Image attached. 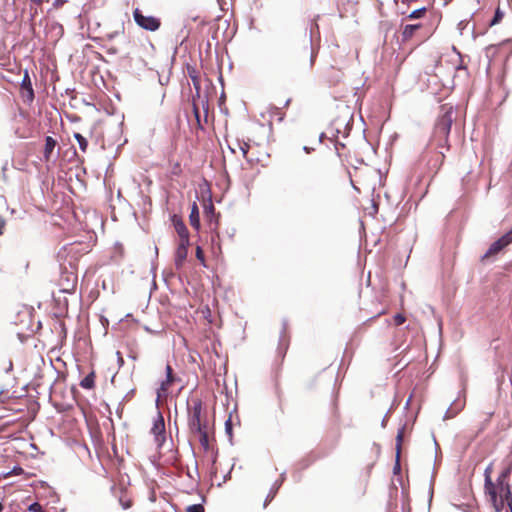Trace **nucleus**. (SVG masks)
I'll return each instance as SVG.
<instances>
[{"label":"nucleus","instance_id":"nucleus-1","mask_svg":"<svg viewBox=\"0 0 512 512\" xmlns=\"http://www.w3.org/2000/svg\"><path fill=\"white\" fill-rule=\"evenodd\" d=\"M511 474V467L505 468L497 477L492 486L485 487V493L490 497V501L496 512H502L505 504L512 512V494L508 479Z\"/></svg>","mask_w":512,"mask_h":512},{"label":"nucleus","instance_id":"nucleus-2","mask_svg":"<svg viewBox=\"0 0 512 512\" xmlns=\"http://www.w3.org/2000/svg\"><path fill=\"white\" fill-rule=\"evenodd\" d=\"M453 108L443 106L442 114L438 117L434 128L433 139L436 142L437 147H446L449 149L448 136L453 123Z\"/></svg>","mask_w":512,"mask_h":512},{"label":"nucleus","instance_id":"nucleus-3","mask_svg":"<svg viewBox=\"0 0 512 512\" xmlns=\"http://www.w3.org/2000/svg\"><path fill=\"white\" fill-rule=\"evenodd\" d=\"M188 427L191 432L201 431L208 427L207 422L202 419V402L200 399H194L188 405Z\"/></svg>","mask_w":512,"mask_h":512},{"label":"nucleus","instance_id":"nucleus-4","mask_svg":"<svg viewBox=\"0 0 512 512\" xmlns=\"http://www.w3.org/2000/svg\"><path fill=\"white\" fill-rule=\"evenodd\" d=\"M190 77H191V80H192L193 85L196 90V96H193V112H194V115H195L198 125L201 127L200 106L204 110L205 119H206L207 114H208V100L205 96L202 97L200 94V82H199V79L197 78V76L190 74Z\"/></svg>","mask_w":512,"mask_h":512},{"label":"nucleus","instance_id":"nucleus-5","mask_svg":"<svg viewBox=\"0 0 512 512\" xmlns=\"http://www.w3.org/2000/svg\"><path fill=\"white\" fill-rule=\"evenodd\" d=\"M133 18L138 26L148 31H156L161 25L160 19L154 16H145L139 8L133 11Z\"/></svg>","mask_w":512,"mask_h":512},{"label":"nucleus","instance_id":"nucleus-6","mask_svg":"<svg viewBox=\"0 0 512 512\" xmlns=\"http://www.w3.org/2000/svg\"><path fill=\"white\" fill-rule=\"evenodd\" d=\"M510 243H512V231L506 233L501 238L493 242L487 252L484 254V258H487L492 255H496L499 253L502 249H504L506 246H508Z\"/></svg>","mask_w":512,"mask_h":512},{"label":"nucleus","instance_id":"nucleus-7","mask_svg":"<svg viewBox=\"0 0 512 512\" xmlns=\"http://www.w3.org/2000/svg\"><path fill=\"white\" fill-rule=\"evenodd\" d=\"M189 241H179L178 247L175 252V266L177 268L182 267L188 254Z\"/></svg>","mask_w":512,"mask_h":512},{"label":"nucleus","instance_id":"nucleus-8","mask_svg":"<svg viewBox=\"0 0 512 512\" xmlns=\"http://www.w3.org/2000/svg\"><path fill=\"white\" fill-rule=\"evenodd\" d=\"M176 380L177 378L175 376H166L157 389V401L168 396L169 389Z\"/></svg>","mask_w":512,"mask_h":512},{"label":"nucleus","instance_id":"nucleus-9","mask_svg":"<svg viewBox=\"0 0 512 512\" xmlns=\"http://www.w3.org/2000/svg\"><path fill=\"white\" fill-rule=\"evenodd\" d=\"M165 431V424L163 417L159 414L157 419L154 421L151 432L155 435L156 440L159 441L160 437L164 438L163 433Z\"/></svg>","mask_w":512,"mask_h":512},{"label":"nucleus","instance_id":"nucleus-10","mask_svg":"<svg viewBox=\"0 0 512 512\" xmlns=\"http://www.w3.org/2000/svg\"><path fill=\"white\" fill-rule=\"evenodd\" d=\"M174 227H175L177 234L179 235L180 241H184V242L189 241V232H188L186 225L183 223V221L175 220Z\"/></svg>","mask_w":512,"mask_h":512},{"label":"nucleus","instance_id":"nucleus-11","mask_svg":"<svg viewBox=\"0 0 512 512\" xmlns=\"http://www.w3.org/2000/svg\"><path fill=\"white\" fill-rule=\"evenodd\" d=\"M57 142L51 136H47L45 138V147H44V158L46 161L50 159V156L56 146Z\"/></svg>","mask_w":512,"mask_h":512},{"label":"nucleus","instance_id":"nucleus-12","mask_svg":"<svg viewBox=\"0 0 512 512\" xmlns=\"http://www.w3.org/2000/svg\"><path fill=\"white\" fill-rule=\"evenodd\" d=\"M194 434L199 436V442L201 446L207 450L209 448V437H208V427L203 428L201 431H195Z\"/></svg>","mask_w":512,"mask_h":512},{"label":"nucleus","instance_id":"nucleus-13","mask_svg":"<svg viewBox=\"0 0 512 512\" xmlns=\"http://www.w3.org/2000/svg\"><path fill=\"white\" fill-rule=\"evenodd\" d=\"M189 218H190V224L194 228L198 229L199 226H200V221H199V210H198V207H197L196 203H194L192 205L191 213H190Z\"/></svg>","mask_w":512,"mask_h":512},{"label":"nucleus","instance_id":"nucleus-14","mask_svg":"<svg viewBox=\"0 0 512 512\" xmlns=\"http://www.w3.org/2000/svg\"><path fill=\"white\" fill-rule=\"evenodd\" d=\"M421 27L420 24H408L404 27L403 29V32H402V37H403V40H408L410 39L416 30H418L419 28Z\"/></svg>","mask_w":512,"mask_h":512},{"label":"nucleus","instance_id":"nucleus-15","mask_svg":"<svg viewBox=\"0 0 512 512\" xmlns=\"http://www.w3.org/2000/svg\"><path fill=\"white\" fill-rule=\"evenodd\" d=\"M95 385L94 382V373L88 374L85 378H83L80 382V386L84 389H92Z\"/></svg>","mask_w":512,"mask_h":512},{"label":"nucleus","instance_id":"nucleus-16","mask_svg":"<svg viewBox=\"0 0 512 512\" xmlns=\"http://www.w3.org/2000/svg\"><path fill=\"white\" fill-rule=\"evenodd\" d=\"M464 406V402H457L455 403V406H451L448 408L446 412V418H452L454 417Z\"/></svg>","mask_w":512,"mask_h":512},{"label":"nucleus","instance_id":"nucleus-17","mask_svg":"<svg viewBox=\"0 0 512 512\" xmlns=\"http://www.w3.org/2000/svg\"><path fill=\"white\" fill-rule=\"evenodd\" d=\"M74 138L77 140L79 147L82 152H86L88 147V142L84 136H82L80 133H75Z\"/></svg>","mask_w":512,"mask_h":512},{"label":"nucleus","instance_id":"nucleus-18","mask_svg":"<svg viewBox=\"0 0 512 512\" xmlns=\"http://www.w3.org/2000/svg\"><path fill=\"white\" fill-rule=\"evenodd\" d=\"M425 14H426V8L422 7V8L416 9L413 12H411L407 16V19H411V20L412 19H419V18H422Z\"/></svg>","mask_w":512,"mask_h":512},{"label":"nucleus","instance_id":"nucleus-19","mask_svg":"<svg viewBox=\"0 0 512 512\" xmlns=\"http://www.w3.org/2000/svg\"><path fill=\"white\" fill-rule=\"evenodd\" d=\"M404 437V427L400 428L397 432L396 436V450H397V458L400 455L401 443Z\"/></svg>","mask_w":512,"mask_h":512},{"label":"nucleus","instance_id":"nucleus-20","mask_svg":"<svg viewBox=\"0 0 512 512\" xmlns=\"http://www.w3.org/2000/svg\"><path fill=\"white\" fill-rule=\"evenodd\" d=\"M491 471H492V468L491 466H488L485 471H484V477H485V484H484V487L486 486H492V479H491Z\"/></svg>","mask_w":512,"mask_h":512},{"label":"nucleus","instance_id":"nucleus-21","mask_svg":"<svg viewBox=\"0 0 512 512\" xmlns=\"http://www.w3.org/2000/svg\"><path fill=\"white\" fill-rule=\"evenodd\" d=\"M28 511L30 512H44L42 506L38 502L29 505Z\"/></svg>","mask_w":512,"mask_h":512},{"label":"nucleus","instance_id":"nucleus-22","mask_svg":"<svg viewBox=\"0 0 512 512\" xmlns=\"http://www.w3.org/2000/svg\"><path fill=\"white\" fill-rule=\"evenodd\" d=\"M187 512H204V507L201 504H194L187 507Z\"/></svg>","mask_w":512,"mask_h":512},{"label":"nucleus","instance_id":"nucleus-23","mask_svg":"<svg viewBox=\"0 0 512 512\" xmlns=\"http://www.w3.org/2000/svg\"><path fill=\"white\" fill-rule=\"evenodd\" d=\"M280 485H281V483H279V484L275 483V484H274L275 490H274V491H271V492L269 493V495H268V497H267V499H266V501H265V503H264V507H266V506H267V504H268V502H269V501H271V500L274 498L275 493H276V491H277V489L279 488V486H280Z\"/></svg>","mask_w":512,"mask_h":512},{"label":"nucleus","instance_id":"nucleus-24","mask_svg":"<svg viewBox=\"0 0 512 512\" xmlns=\"http://www.w3.org/2000/svg\"><path fill=\"white\" fill-rule=\"evenodd\" d=\"M239 148H240V150H241V152L243 154V157L247 158V154H248V151H249V148H250L249 144L246 143V142H244L242 144L239 143Z\"/></svg>","mask_w":512,"mask_h":512},{"label":"nucleus","instance_id":"nucleus-25","mask_svg":"<svg viewBox=\"0 0 512 512\" xmlns=\"http://www.w3.org/2000/svg\"><path fill=\"white\" fill-rule=\"evenodd\" d=\"M502 17H503V13L498 9L495 13L493 20L491 21V25L497 24L501 20Z\"/></svg>","mask_w":512,"mask_h":512},{"label":"nucleus","instance_id":"nucleus-26","mask_svg":"<svg viewBox=\"0 0 512 512\" xmlns=\"http://www.w3.org/2000/svg\"><path fill=\"white\" fill-rule=\"evenodd\" d=\"M394 322L397 326L402 325L405 322V317L402 314H396L394 316Z\"/></svg>","mask_w":512,"mask_h":512},{"label":"nucleus","instance_id":"nucleus-27","mask_svg":"<svg viewBox=\"0 0 512 512\" xmlns=\"http://www.w3.org/2000/svg\"><path fill=\"white\" fill-rule=\"evenodd\" d=\"M196 257L200 260V261H204V255H203V251L201 249V247H197L196 248Z\"/></svg>","mask_w":512,"mask_h":512},{"label":"nucleus","instance_id":"nucleus-28","mask_svg":"<svg viewBox=\"0 0 512 512\" xmlns=\"http://www.w3.org/2000/svg\"><path fill=\"white\" fill-rule=\"evenodd\" d=\"M165 371H166V376H168V377L169 376H175L173 374V369H172V367L169 364L166 365Z\"/></svg>","mask_w":512,"mask_h":512},{"label":"nucleus","instance_id":"nucleus-29","mask_svg":"<svg viewBox=\"0 0 512 512\" xmlns=\"http://www.w3.org/2000/svg\"><path fill=\"white\" fill-rule=\"evenodd\" d=\"M120 502H121V505H122V507L124 509H127V508H129L131 506L130 501H122V500H120Z\"/></svg>","mask_w":512,"mask_h":512},{"label":"nucleus","instance_id":"nucleus-30","mask_svg":"<svg viewBox=\"0 0 512 512\" xmlns=\"http://www.w3.org/2000/svg\"><path fill=\"white\" fill-rule=\"evenodd\" d=\"M117 357H118V362H119L120 366H122L124 364V360H123V357L121 356L120 352H117Z\"/></svg>","mask_w":512,"mask_h":512},{"label":"nucleus","instance_id":"nucleus-31","mask_svg":"<svg viewBox=\"0 0 512 512\" xmlns=\"http://www.w3.org/2000/svg\"><path fill=\"white\" fill-rule=\"evenodd\" d=\"M225 426H226V431H227L228 433H231V423H230V419L226 421Z\"/></svg>","mask_w":512,"mask_h":512},{"label":"nucleus","instance_id":"nucleus-32","mask_svg":"<svg viewBox=\"0 0 512 512\" xmlns=\"http://www.w3.org/2000/svg\"><path fill=\"white\" fill-rule=\"evenodd\" d=\"M32 3H34L37 6H40L44 0H30Z\"/></svg>","mask_w":512,"mask_h":512},{"label":"nucleus","instance_id":"nucleus-33","mask_svg":"<svg viewBox=\"0 0 512 512\" xmlns=\"http://www.w3.org/2000/svg\"><path fill=\"white\" fill-rule=\"evenodd\" d=\"M64 2H65V0H57V1H56V3H55V5H56V6H60V5H63V4H64Z\"/></svg>","mask_w":512,"mask_h":512},{"label":"nucleus","instance_id":"nucleus-34","mask_svg":"<svg viewBox=\"0 0 512 512\" xmlns=\"http://www.w3.org/2000/svg\"><path fill=\"white\" fill-rule=\"evenodd\" d=\"M29 96H30V99L33 98V90L30 86H29Z\"/></svg>","mask_w":512,"mask_h":512},{"label":"nucleus","instance_id":"nucleus-35","mask_svg":"<svg viewBox=\"0 0 512 512\" xmlns=\"http://www.w3.org/2000/svg\"><path fill=\"white\" fill-rule=\"evenodd\" d=\"M72 277H73V279H72V287H73V286H74V284H75V282H76V277H75V276H73V275H72Z\"/></svg>","mask_w":512,"mask_h":512},{"label":"nucleus","instance_id":"nucleus-36","mask_svg":"<svg viewBox=\"0 0 512 512\" xmlns=\"http://www.w3.org/2000/svg\"><path fill=\"white\" fill-rule=\"evenodd\" d=\"M313 62H314V56L311 55V61H310V65L312 66L313 65Z\"/></svg>","mask_w":512,"mask_h":512},{"label":"nucleus","instance_id":"nucleus-37","mask_svg":"<svg viewBox=\"0 0 512 512\" xmlns=\"http://www.w3.org/2000/svg\"><path fill=\"white\" fill-rule=\"evenodd\" d=\"M3 509H4V506H3V504L0 502V512H2V511H3Z\"/></svg>","mask_w":512,"mask_h":512},{"label":"nucleus","instance_id":"nucleus-38","mask_svg":"<svg viewBox=\"0 0 512 512\" xmlns=\"http://www.w3.org/2000/svg\"><path fill=\"white\" fill-rule=\"evenodd\" d=\"M27 77H28V76L26 75V76H25V78L23 79V83H24V84H27V81H26V78H27Z\"/></svg>","mask_w":512,"mask_h":512},{"label":"nucleus","instance_id":"nucleus-39","mask_svg":"<svg viewBox=\"0 0 512 512\" xmlns=\"http://www.w3.org/2000/svg\"><path fill=\"white\" fill-rule=\"evenodd\" d=\"M27 77H28V76L26 75V76H25V78L23 79V83H24V84H27V81H26V78H27Z\"/></svg>","mask_w":512,"mask_h":512}]
</instances>
